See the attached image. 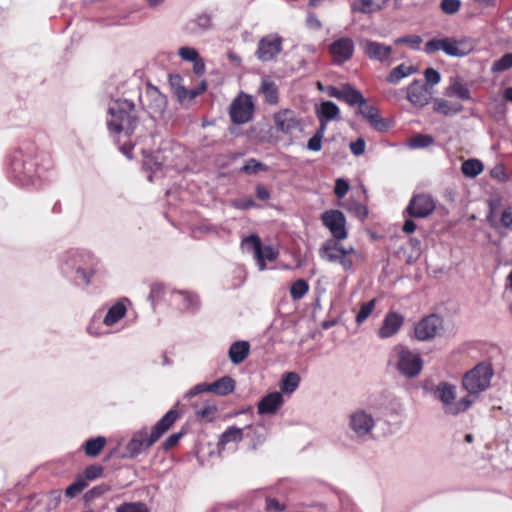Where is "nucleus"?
I'll list each match as a JSON object with an SVG mask.
<instances>
[{"label": "nucleus", "mask_w": 512, "mask_h": 512, "mask_svg": "<svg viewBox=\"0 0 512 512\" xmlns=\"http://www.w3.org/2000/svg\"><path fill=\"white\" fill-rule=\"evenodd\" d=\"M350 150L355 156H360L365 151V141L358 138L356 141L350 143Z\"/></svg>", "instance_id": "0e129e2a"}, {"label": "nucleus", "mask_w": 512, "mask_h": 512, "mask_svg": "<svg viewBox=\"0 0 512 512\" xmlns=\"http://www.w3.org/2000/svg\"><path fill=\"white\" fill-rule=\"evenodd\" d=\"M424 76L426 82L431 85H436L441 80L440 73L433 68H427L424 72Z\"/></svg>", "instance_id": "052dcab7"}, {"label": "nucleus", "mask_w": 512, "mask_h": 512, "mask_svg": "<svg viewBox=\"0 0 512 512\" xmlns=\"http://www.w3.org/2000/svg\"><path fill=\"white\" fill-rule=\"evenodd\" d=\"M487 222L489 225L500 231L501 229H507L512 231V208L499 209L493 203L490 204V210L487 215Z\"/></svg>", "instance_id": "2eb2a0df"}, {"label": "nucleus", "mask_w": 512, "mask_h": 512, "mask_svg": "<svg viewBox=\"0 0 512 512\" xmlns=\"http://www.w3.org/2000/svg\"><path fill=\"white\" fill-rule=\"evenodd\" d=\"M279 255V251L271 246H265L260 248V256H255L254 259L256 260L257 266L260 271H264L266 269V261L273 262L277 259Z\"/></svg>", "instance_id": "2f4dec72"}, {"label": "nucleus", "mask_w": 512, "mask_h": 512, "mask_svg": "<svg viewBox=\"0 0 512 512\" xmlns=\"http://www.w3.org/2000/svg\"><path fill=\"white\" fill-rule=\"evenodd\" d=\"M484 166L480 160L469 159L462 163L461 171L467 177H476L482 173Z\"/></svg>", "instance_id": "58836bf2"}, {"label": "nucleus", "mask_w": 512, "mask_h": 512, "mask_svg": "<svg viewBox=\"0 0 512 512\" xmlns=\"http://www.w3.org/2000/svg\"><path fill=\"white\" fill-rule=\"evenodd\" d=\"M493 376V370L489 364L479 363L470 371L466 372L462 379V387L474 400L489 385Z\"/></svg>", "instance_id": "423d86ee"}, {"label": "nucleus", "mask_w": 512, "mask_h": 512, "mask_svg": "<svg viewBox=\"0 0 512 512\" xmlns=\"http://www.w3.org/2000/svg\"><path fill=\"white\" fill-rule=\"evenodd\" d=\"M473 50V44L466 38L456 39L452 37L445 38L444 53L452 57H463Z\"/></svg>", "instance_id": "aec40b11"}, {"label": "nucleus", "mask_w": 512, "mask_h": 512, "mask_svg": "<svg viewBox=\"0 0 512 512\" xmlns=\"http://www.w3.org/2000/svg\"><path fill=\"white\" fill-rule=\"evenodd\" d=\"M108 113L109 131L120 151L132 159L134 146L148 135L146 127L136 117L134 103L126 99L114 100L109 105Z\"/></svg>", "instance_id": "f257e3e1"}, {"label": "nucleus", "mask_w": 512, "mask_h": 512, "mask_svg": "<svg viewBox=\"0 0 512 512\" xmlns=\"http://www.w3.org/2000/svg\"><path fill=\"white\" fill-rule=\"evenodd\" d=\"M321 221L331 233V240L342 241L348 237L346 218L340 210L331 209L323 212Z\"/></svg>", "instance_id": "0eeeda50"}, {"label": "nucleus", "mask_w": 512, "mask_h": 512, "mask_svg": "<svg viewBox=\"0 0 512 512\" xmlns=\"http://www.w3.org/2000/svg\"><path fill=\"white\" fill-rule=\"evenodd\" d=\"M300 383V377L295 372H287L283 375L280 388L284 393H292L294 392Z\"/></svg>", "instance_id": "e433bc0d"}, {"label": "nucleus", "mask_w": 512, "mask_h": 512, "mask_svg": "<svg viewBox=\"0 0 512 512\" xmlns=\"http://www.w3.org/2000/svg\"><path fill=\"white\" fill-rule=\"evenodd\" d=\"M105 444L106 439L102 436H98L96 438H91L87 440L84 445L86 455L89 457L97 456L104 448Z\"/></svg>", "instance_id": "4c0bfd02"}, {"label": "nucleus", "mask_w": 512, "mask_h": 512, "mask_svg": "<svg viewBox=\"0 0 512 512\" xmlns=\"http://www.w3.org/2000/svg\"><path fill=\"white\" fill-rule=\"evenodd\" d=\"M102 472H103L102 467L97 466V465H91L86 468L85 477L88 480H94V479L98 478L102 474Z\"/></svg>", "instance_id": "69168bd1"}, {"label": "nucleus", "mask_w": 512, "mask_h": 512, "mask_svg": "<svg viewBox=\"0 0 512 512\" xmlns=\"http://www.w3.org/2000/svg\"><path fill=\"white\" fill-rule=\"evenodd\" d=\"M176 301L182 303V309L193 311L199 306V299L196 295L186 291H177L174 293Z\"/></svg>", "instance_id": "f704fd0d"}, {"label": "nucleus", "mask_w": 512, "mask_h": 512, "mask_svg": "<svg viewBox=\"0 0 512 512\" xmlns=\"http://www.w3.org/2000/svg\"><path fill=\"white\" fill-rule=\"evenodd\" d=\"M340 110L338 106L332 101H324L321 103L317 110V116L319 119L327 121L335 120L338 118Z\"/></svg>", "instance_id": "72a5a7b5"}, {"label": "nucleus", "mask_w": 512, "mask_h": 512, "mask_svg": "<svg viewBox=\"0 0 512 512\" xmlns=\"http://www.w3.org/2000/svg\"><path fill=\"white\" fill-rule=\"evenodd\" d=\"M491 177L497 179L500 182H507L510 179V176L506 172V169L503 165H496L490 172Z\"/></svg>", "instance_id": "13d9d810"}, {"label": "nucleus", "mask_w": 512, "mask_h": 512, "mask_svg": "<svg viewBox=\"0 0 512 512\" xmlns=\"http://www.w3.org/2000/svg\"><path fill=\"white\" fill-rule=\"evenodd\" d=\"M265 164L257 161L256 159H249L247 163L242 167V171L246 174H256L260 170H266Z\"/></svg>", "instance_id": "603ef678"}, {"label": "nucleus", "mask_w": 512, "mask_h": 512, "mask_svg": "<svg viewBox=\"0 0 512 512\" xmlns=\"http://www.w3.org/2000/svg\"><path fill=\"white\" fill-rule=\"evenodd\" d=\"M358 113L361 114L376 130H385L386 124L384 120L380 117L377 108L368 105L366 100L365 104H362L358 108Z\"/></svg>", "instance_id": "4be33fe9"}, {"label": "nucleus", "mask_w": 512, "mask_h": 512, "mask_svg": "<svg viewBox=\"0 0 512 512\" xmlns=\"http://www.w3.org/2000/svg\"><path fill=\"white\" fill-rule=\"evenodd\" d=\"M431 91L419 80L413 81L407 88V99L416 107L426 106L431 99Z\"/></svg>", "instance_id": "a211bd4d"}, {"label": "nucleus", "mask_w": 512, "mask_h": 512, "mask_svg": "<svg viewBox=\"0 0 512 512\" xmlns=\"http://www.w3.org/2000/svg\"><path fill=\"white\" fill-rule=\"evenodd\" d=\"M275 125L283 133L290 134L300 128L301 122L296 113L290 109H282L274 115Z\"/></svg>", "instance_id": "f3484780"}, {"label": "nucleus", "mask_w": 512, "mask_h": 512, "mask_svg": "<svg viewBox=\"0 0 512 512\" xmlns=\"http://www.w3.org/2000/svg\"><path fill=\"white\" fill-rule=\"evenodd\" d=\"M283 396L281 392H271L264 396L257 405L260 415L274 414L283 404Z\"/></svg>", "instance_id": "412c9836"}, {"label": "nucleus", "mask_w": 512, "mask_h": 512, "mask_svg": "<svg viewBox=\"0 0 512 512\" xmlns=\"http://www.w3.org/2000/svg\"><path fill=\"white\" fill-rule=\"evenodd\" d=\"M345 207L347 210L355 213V215L360 218H365L368 215L367 208L360 203L348 201Z\"/></svg>", "instance_id": "6e6d98bb"}, {"label": "nucleus", "mask_w": 512, "mask_h": 512, "mask_svg": "<svg viewBox=\"0 0 512 512\" xmlns=\"http://www.w3.org/2000/svg\"><path fill=\"white\" fill-rule=\"evenodd\" d=\"M208 386H209V384H206V383L197 384L185 394V397L192 398V397L198 395L199 393L208 392Z\"/></svg>", "instance_id": "338daca9"}, {"label": "nucleus", "mask_w": 512, "mask_h": 512, "mask_svg": "<svg viewBox=\"0 0 512 512\" xmlns=\"http://www.w3.org/2000/svg\"><path fill=\"white\" fill-rule=\"evenodd\" d=\"M127 312V308L122 301L115 303L111 306L105 317L103 318V324L110 327L119 322Z\"/></svg>", "instance_id": "cd10ccee"}, {"label": "nucleus", "mask_w": 512, "mask_h": 512, "mask_svg": "<svg viewBox=\"0 0 512 512\" xmlns=\"http://www.w3.org/2000/svg\"><path fill=\"white\" fill-rule=\"evenodd\" d=\"M282 42V38L277 33L264 36L258 42L256 57L262 62L273 60L282 51Z\"/></svg>", "instance_id": "9b49d317"}, {"label": "nucleus", "mask_w": 512, "mask_h": 512, "mask_svg": "<svg viewBox=\"0 0 512 512\" xmlns=\"http://www.w3.org/2000/svg\"><path fill=\"white\" fill-rule=\"evenodd\" d=\"M416 71L417 69L414 66L402 63L390 71L386 77V81L390 84H397L402 79L416 73Z\"/></svg>", "instance_id": "bb28decb"}, {"label": "nucleus", "mask_w": 512, "mask_h": 512, "mask_svg": "<svg viewBox=\"0 0 512 512\" xmlns=\"http://www.w3.org/2000/svg\"><path fill=\"white\" fill-rule=\"evenodd\" d=\"M404 318L397 312H389L384 317L382 326L378 330V336L381 339H386L398 333L402 327Z\"/></svg>", "instance_id": "6ab92c4d"}, {"label": "nucleus", "mask_w": 512, "mask_h": 512, "mask_svg": "<svg viewBox=\"0 0 512 512\" xmlns=\"http://www.w3.org/2000/svg\"><path fill=\"white\" fill-rule=\"evenodd\" d=\"M308 290V283L303 279H298L292 284L290 288V295L294 300H299L304 297Z\"/></svg>", "instance_id": "a19ab883"}, {"label": "nucleus", "mask_w": 512, "mask_h": 512, "mask_svg": "<svg viewBox=\"0 0 512 512\" xmlns=\"http://www.w3.org/2000/svg\"><path fill=\"white\" fill-rule=\"evenodd\" d=\"M386 2L387 0H355L351 5V9L353 12L373 13L380 10Z\"/></svg>", "instance_id": "c85d7f7f"}, {"label": "nucleus", "mask_w": 512, "mask_h": 512, "mask_svg": "<svg viewBox=\"0 0 512 512\" xmlns=\"http://www.w3.org/2000/svg\"><path fill=\"white\" fill-rule=\"evenodd\" d=\"M251 428V425L246 426L245 428H238L236 426L228 427L222 434L219 440L218 445L224 446L228 443H239L242 441L244 436V430Z\"/></svg>", "instance_id": "c756f323"}, {"label": "nucleus", "mask_w": 512, "mask_h": 512, "mask_svg": "<svg viewBox=\"0 0 512 512\" xmlns=\"http://www.w3.org/2000/svg\"><path fill=\"white\" fill-rule=\"evenodd\" d=\"M242 248L247 252H252L253 257L260 256L261 241L257 235H250L242 240Z\"/></svg>", "instance_id": "ea45409f"}, {"label": "nucleus", "mask_w": 512, "mask_h": 512, "mask_svg": "<svg viewBox=\"0 0 512 512\" xmlns=\"http://www.w3.org/2000/svg\"><path fill=\"white\" fill-rule=\"evenodd\" d=\"M318 253L323 261L339 264L345 271L352 270L354 263L361 258L360 253L353 246L346 247L335 240H325Z\"/></svg>", "instance_id": "39448f33"}, {"label": "nucleus", "mask_w": 512, "mask_h": 512, "mask_svg": "<svg viewBox=\"0 0 512 512\" xmlns=\"http://www.w3.org/2000/svg\"><path fill=\"white\" fill-rule=\"evenodd\" d=\"M445 47V38L443 39H431L426 42L424 46V52L427 54H433L437 51H443L444 52Z\"/></svg>", "instance_id": "8fccbe9b"}, {"label": "nucleus", "mask_w": 512, "mask_h": 512, "mask_svg": "<svg viewBox=\"0 0 512 512\" xmlns=\"http://www.w3.org/2000/svg\"><path fill=\"white\" fill-rule=\"evenodd\" d=\"M340 100L346 102L350 106L358 105L360 107L362 104H365L366 99L363 97L361 92L355 89L352 85L344 84Z\"/></svg>", "instance_id": "7c9ffc66"}, {"label": "nucleus", "mask_w": 512, "mask_h": 512, "mask_svg": "<svg viewBox=\"0 0 512 512\" xmlns=\"http://www.w3.org/2000/svg\"><path fill=\"white\" fill-rule=\"evenodd\" d=\"M434 111L444 115H452L462 110V105L449 102L442 98L434 99Z\"/></svg>", "instance_id": "c9c22d12"}, {"label": "nucleus", "mask_w": 512, "mask_h": 512, "mask_svg": "<svg viewBox=\"0 0 512 512\" xmlns=\"http://www.w3.org/2000/svg\"><path fill=\"white\" fill-rule=\"evenodd\" d=\"M388 365L406 378L417 377L423 369L420 354L405 345L397 344L390 352Z\"/></svg>", "instance_id": "7ed1b4c3"}, {"label": "nucleus", "mask_w": 512, "mask_h": 512, "mask_svg": "<svg viewBox=\"0 0 512 512\" xmlns=\"http://www.w3.org/2000/svg\"><path fill=\"white\" fill-rule=\"evenodd\" d=\"M266 508L269 511H283L285 506L280 504L278 500L269 498L266 500Z\"/></svg>", "instance_id": "774afa93"}, {"label": "nucleus", "mask_w": 512, "mask_h": 512, "mask_svg": "<svg viewBox=\"0 0 512 512\" xmlns=\"http://www.w3.org/2000/svg\"><path fill=\"white\" fill-rule=\"evenodd\" d=\"M329 51L333 61L337 64H342L353 56L354 43L351 38L342 37L330 45Z\"/></svg>", "instance_id": "dca6fc26"}, {"label": "nucleus", "mask_w": 512, "mask_h": 512, "mask_svg": "<svg viewBox=\"0 0 512 512\" xmlns=\"http://www.w3.org/2000/svg\"><path fill=\"white\" fill-rule=\"evenodd\" d=\"M183 436L182 432L171 434L166 440L162 443V447L164 450H170L174 446L177 445L181 437Z\"/></svg>", "instance_id": "680f3d73"}, {"label": "nucleus", "mask_w": 512, "mask_h": 512, "mask_svg": "<svg viewBox=\"0 0 512 512\" xmlns=\"http://www.w3.org/2000/svg\"><path fill=\"white\" fill-rule=\"evenodd\" d=\"M435 399L441 403L444 414L456 416L467 411L474 403L471 396L457 399V387L447 381L439 382L432 390Z\"/></svg>", "instance_id": "20e7f679"}, {"label": "nucleus", "mask_w": 512, "mask_h": 512, "mask_svg": "<svg viewBox=\"0 0 512 512\" xmlns=\"http://www.w3.org/2000/svg\"><path fill=\"white\" fill-rule=\"evenodd\" d=\"M360 47L369 59L381 63H391V55L393 53V48L391 46L374 40L364 39L360 42Z\"/></svg>", "instance_id": "f8f14e48"}, {"label": "nucleus", "mask_w": 512, "mask_h": 512, "mask_svg": "<svg viewBox=\"0 0 512 512\" xmlns=\"http://www.w3.org/2000/svg\"><path fill=\"white\" fill-rule=\"evenodd\" d=\"M444 94L447 97H455L460 100L470 99V91L468 87L457 78L451 80L449 86L445 89Z\"/></svg>", "instance_id": "a878e982"}, {"label": "nucleus", "mask_w": 512, "mask_h": 512, "mask_svg": "<svg viewBox=\"0 0 512 512\" xmlns=\"http://www.w3.org/2000/svg\"><path fill=\"white\" fill-rule=\"evenodd\" d=\"M254 104L251 96L243 93L233 100L230 106V117L233 123L245 124L252 119Z\"/></svg>", "instance_id": "9d476101"}, {"label": "nucleus", "mask_w": 512, "mask_h": 512, "mask_svg": "<svg viewBox=\"0 0 512 512\" xmlns=\"http://www.w3.org/2000/svg\"><path fill=\"white\" fill-rule=\"evenodd\" d=\"M175 81L181 82L182 78L179 75L171 76L170 83L178 100L183 102L188 98V89H186L183 85L175 86Z\"/></svg>", "instance_id": "49530a36"}, {"label": "nucleus", "mask_w": 512, "mask_h": 512, "mask_svg": "<svg viewBox=\"0 0 512 512\" xmlns=\"http://www.w3.org/2000/svg\"><path fill=\"white\" fill-rule=\"evenodd\" d=\"M376 299H372L367 303L361 305L358 314L356 315L357 324H362L374 311Z\"/></svg>", "instance_id": "37998d69"}, {"label": "nucleus", "mask_w": 512, "mask_h": 512, "mask_svg": "<svg viewBox=\"0 0 512 512\" xmlns=\"http://www.w3.org/2000/svg\"><path fill=\"white\" fill-rule=\"evenodd\" d=\"M116 512H150L143 502H125L116 508Z\"/></svg>", "instance_id": "79ce46f5"}, {"label": "nucleus", "mask_w": 512, "mask_h": 512, "mask_svg": "<svg viewBox=\"0 0 512 512\" xmlns=\"http://www.w3.org/2000/svg\"><path fill=\"white\" fill-rule=\"evenodd\" d=\"M322 137L314 134L307 142V149L318 152L322 148Z\"/></svg>", "instance_id": "e2e57ef3"}, {"label": "nucleus", "mask_w": 512, "mask_h": 512, "mask_svg": "<svg viewBox=\"0 0 512 512\" xmlns=\"http://www.w3.org/2000/svg\"><path fill=\"white\" fill-rule=\"evenodd\" d=\"M348 190L349 183L346 180L341 178L336 180L334 193L338 198H343L347 194Z\"/></svg>", "instance_id": "bf43d9fd"}, {"label": "nucleus", "mask_w": 512, "mask_h": 512, "mask_svg": "<svg viewBox=\"0 0 512 512\" xmlns=\"http://www.w3.org/2000/svg\"><path fill=\"white\" fill-rule=\"evenodd\" d=\"M179 418L176 409H170L149 432L146 427L133 433L126 445V453L129 458H134L154 445Z\"/></svg>", "instance_id": "f03ea898"}, {"label": "nucleus", "mask_w": 512, "mask_h": 512, "mask_svg": "<svg viewBox=\"0 0 512 512\" xmlns=\"http://www.w3.org/2000/svg\"><path fill=\"white\" fill-rule=\"evenodd\" d=\"M217 412V407L215 405L207 404L204 407L197 410L196 415L204 419L206 421H212L215 417V414Z\"/></svg>", "instance_id": "5fc2aeb1"}, {"label": "nucleus", "mask_w": 512, "mask_h": 512, "mask_svg": "<svg viewBox=\"0 0 512 512\" xmlns=\"http://www.w3.org/2000/svg\"><path fill=\"white\" fill-rule=\"evenodd\" d=\"M234 389L235 381L230 376H223L217 381L210 383L208 386V392L219 396H226L232 393Z\"/></svg>", "instance_id": "393cba45"}, {"label": "nucleus", "mask_w": 512, "mask_h": 512, "mask_svg": "<svg viewBox=\"0 0 512 512\" xmlns=\"http://www.w3.org/2000/svg\"><path fill=\"white\" fill-rule=\"evenodd\" d=\"M178 55L185 61L194 62L200 56L198 51L193 47L184 46L178 50Z\"/></svg>", "instance_id": "864d4df0"}, {"label": "nucleus", "mask_w": 512, "mask_h": 512, "mask_svg": "<svg viewBox=\"0 0 512 512\" xmlns=\"http://www.w3.org/2000/svg\"><path fill=\"white\" fill-rule=\"evenodd\" d=\"M159 159H160L159 153L152 155V156H147V157H145V160H144V166L147 169H150V170L156 172V171L160 170L163 166V163L160 162Z\"/></svg>", "instance_id": "4d7b16f0"}, {"label": "nucleus", "mask_w": 512, "mask_h": 512, "mask_svg": "<svg viewBox=\"0 0 512 512\" xmlns=\"http://www.w3.org/2000/svg\"><path fill=\"white\" fill-rule=\"evenodd\" d=\"M421 43H422V38L419 35H406L403 37L396 38L394 40L395 45L407 44L413 50H418L420 48Z\"/></svg>", "instance_id": "a18cd8bd"}, {"label": "nucleus", "mask_w": 512, "mask_h": 512, "mask_svg": "<svg viewBox=\"0 0 512 512\" xmlns=\"http://www.w3.org/2000/svg\"><path fill=\"white\" fill-rule=\"evenodd\" d=\"M87 486V482L85 479H78L71 485H69L65 490V495L67 497L73 498L80 494Z\"/></svg>", "instance_id": "09e8293b"}, {"label": "nucleus", "mask_w": 512, "mask_h": 512, "mask_svg": "<svg viewBox=\"0 0 512 512\" xmlns=\"http://www.w3.org/2000/svg\"><path fill=\"white\" fill-rule=\"evenodd\" d=\"M212 26L213 24L211 15L202 13L197 15L194 19L190 20L186 24L185 30L189 34H198L211 29Z\"/></svg>", "instance_id": "5701e85b"}, {"label": "nucleus", "mask_w": 512, "mask_h": 512, "mask_svg": "<svg viewBox=\"0 0 512 512\" xmlns=\"http://www.w3.org/2000/svg\"><path fill=\"white\" fill-rule=\"evenodd\" d=\"M72 267L75 268L78 277L85 285L90 283V278L95 272L96 263L88 253H76L72 259Z\"/></svg>", "instance_id": "ddd939ff"}, {"label": "nucleus", "mask_w": 512, "mask_h": 512, "mask_svg": "<svg viewBox=\"0 0 512 512\" xmlns=\"http://www.w3.org/2000/svg\"><path fill=\"white\" fill-rule=\"evenodd\" d=\"M435 209V203L427 194L415 195L409 202L406 212L415 218H425Z\"/></svg>", "instance_id": "4468645a"}, {"label": "nucleus", "mask_w": 512, "mask_h": 512, "mask_svg": "<svg viewBox=\"0 0 512 512\" xmlns=\"http://www.w3.org/2000/svg\"><path fill=\"white\" fill-rule=\"evenodd\" d=\"M440 7L445 14L452 15L459 11L461 2L460 0H442Z\"/></svg>", "instance_id": "3c124183"}, {"label": "nucleus", "mask_w": 512, "mask_h": 512, "mask_svg": "<svg viewBox=\"0 0 512 512\" xmlns=\"http://www.w3.org/2000/svg\"><path fill=\"white\" fill-rule=\"evenodd\" d=\"M433 142H434V139L432 136L418 134L410 140L409 146L414 149L415 148H424V147L431 145Z\"/></svg>", "instance_id": "de8ad7c7"}, {"label": "nucleus", "mask_w": 512, "mask_h": 512, "mask_svg": "<svg viewBox=\"0 0 512 512\" xmlns=\"http://www.w3.org/2000/svg\"><path fill=\"white\" fill-rule=\"evenodd\" d=\"M250 344L247 341H236L229 348L228 355L235 365L242 363L249 355Z\"/></svg>", "instance_id": "b1692460"}, {"label": "nucleus", "mask_w": 512, "mask_h": 512, "mask_svg": "<svg viewBox=\"0 0 512 512\" xmlns=\"http://www.w3.org/2000/svg\"><path fill=\"white\" fill-rule=\"evenodd\" d=\"M260 91L264 95L265 101L269 104L278 102V89L276 84L269 78H264L261 82Z\"/></svg>", "instance_id": "473e14b6"}, {"label": "nucleus", "mask_w": 512, "mask_h": 512, "mask_svg": "<svg viewBox=\"0 0 512 512\" xmlns=\"http://www.w3.org/2000/svg\"><path fill=\"white\" fill-rule=\"evenodd\" d=\"M510 68H512V53H507L493 63L491 70L492 72H503Z\"/></svg>", "instance_id": "c03bdc74"}, {"label": "nucleus", "mask_w": 512, "mask_h": 512, "mask_svg": "<svg viewBox=\"0 0 512 512\" xmlns=\"http://www.w3.org/2000/svg\"><path fill=\"white\" fill-rule=\"evenodd\" d=\"M443 330V320L436 314L422 318L414 327V336L419 341H429Z\"/></svg>", "instance_id": "1a4fd4ad"}, {"label": "nucleus", "mask_w": 512, "mask_h": 512, "mask_svg": "<svg viewBox=\"0 0 512 512\" xmlns=\"http://www.w3.org/2000/svg\"><path fill=\"white\" fill-rule=\"evenodd\" d=\"M375 425L376 421L373 415L364 409L353 411L348 418L349 428L359 438L369 436Z\"/></svg>", "instance_id": "6e6552de"}]
</instances>
